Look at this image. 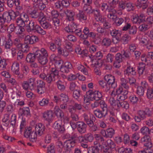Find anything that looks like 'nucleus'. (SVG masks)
I'll return each instance as SVG.
<instances>
[{
    "mask_svg": "<svg viewBox=\"0 0 153 153\" xmlns=\"http://www.w3.org/2000/svg\"><path fill=\"white\" fill-rule=\"evenodd\" d=\"M65 83L64 81L58 80L56 82V85L58 88L61 91H64L65 89Z\"/></svg>",
    "mask_w": 153,
    "mask_h": 153,
    "instance_id": "obj_28",
    "label": "nucleus"
},
{
    "mask_svg": "<svg viewBox=\"0 0 153 153\" xmlns=\"http://www.w3.org/2000/svg\"><path fill=\"white\" fill-rule=\"evenodd\" d=\"M136 74L135 68L132 67H127L126 69L124 71V74L126 76L135 75Z\"/></svg>",
    "mask_w": 153,
    "mask_h": 153,
    "instance_id": "obj_19",
    "label": "nucleus"
},
{
    "mask_svg": "<svg viewBox=\"0 0 153 153\" xmlns=\"http://www.w3.org/2000/svg\"><path fill=\"white\" fill-rule=\"evenodd\" d=\"M88 94L89 98L91 100L94 99L96 101L100 100L102 97V93L98 91H89L88 92Z\"/></svg>",
    "mask_w": 153,
    "mask_h": 153,
    "instance_id": "obj_6",
    "label": "nucleus"
},
{
    "mask_svg": "<svg viewBox=\"0 0 153 153\" xmlns=\"http://www.w3.org/2000/svg\"><path fill=\"white\" fill-rule=\"evenodd\" d=\"M53 127L61 133H63L65 131L64 127L62 124V122L60 120L56 121L53 124Z\"/></svg>",
    "mask_w": 153,
    "mask_h": 153,
    "instance_id": "obj_9",
    "label": "nucleus"
},
{
    "mask_svg": "<svg viewBox=\"0 0 153 153\" xmlns=\"http://www.w3.org/2000/svg\"><path fill=\"white\" fill-rule=\"evenodd\" d=\"M145 67V65L143 63L139 64L138 66V71L139 75H142L143 72Z\"/></svg>",
    "mask_w": 153,
    "mask_h": 153,
    "instance_id": "obj_49",
    "label": "nucleus"
},
{
    "mask_svg": "<svg viewBox=\"0 0 153 153\" xmlns=\"http://www.w3.org/2000/svg\"><path fill=\"white\" fill-rule=\"evenodd\" d=\"M117 105L118 107H121L126 109H128L129 107V105L127 101H123L121 102H119L118 103L117 102Z\"/></svg>",
    "mask_w": 153,
    "mask_h": 153,
    "instance_id": "obj_43",
    "label": "nucleus"
},
{
    "mask_svg": "<svg viewBox=\"0 0 153 153\" xmlns=\"http://www.w3.org/2000/svg\"><path fill=\"white\" fill-rule=\"evenodd\" d=\"M91 13L94 14L95 19L97 21L99 22L103 17L101 16L100 13V11L99 10L93 9L91 10Z\"/></svg>",
    "mask_w": 153,
    "mask_h": 153,
    "instance_id": "obj_29",
    "label": "nucleus"
},
{
    "mask_svg": "<svg viewBox=\"0 0 153 153\" xmlns=\"http://www.w3.org/2000/svg\"><path fill=\"white\" fill-rule=\"evenodd\" d=\"M148 4L147 2L141 1H140L138 0L137 3V6L139 8H142V9L146 8L148 6Z\"/></svg>",
    "mask_w": 153,
    "mask_h": 153,
    "instance_id": "obj_39",
    "label": "nucleus"
},
{
    "mask_svg": "<svg viewBox=\"0 0 153 153\" xmlns=\"http://www.w3.org/2000/svg\"><path fill=\"white\" fill-rule=\"evenodd\" d=\"M64 12L69 21H71L74 20V16L75 15V13L74 12L71 10L66 9L64 11Z\"/></svg>",
    "mask_w": 153,
    "mask_h": 153,
    "instance_id": "obj_22",
    "label": "nucleus"
},
{
    "mask_svg": "<svg viewBox=\"0 0 153 153\" xmlns=\"http://www.w3.org/2000/svg\"><path fill=\"white\" fill-rule=\"evenodd\" d=\"M104 79L112 88H114L116 87L117 83L115 81V79L114 76L111 75H106L104 77Z\"/></svg>",
    "mask_w": 153,
    "mask_h": 153,
    "instance_id": "obj_7",
    "label": "nucleus"
},
{
    "mask_svg": "<svg viewBox=\"0 0 153 153\" xmlns=\"http://www.w3.org/2000/svg\"><path fill=\"white\" fill-rule=\"evenodd\" d=\"M145 16L142 13H140L139 15H135L133 16L132 20L134 23L140 24L145 21Z\"/></svg>",
    "mask_w": 153,
    "mask_h": 153,
    "instance_id": "obj_10",
    "label": "nucleus"
},
{
    "mask_svg": "<svg viewBox=\"0 0 153 153\" xmlns=\"http://www.w3.org/2000/svg\"><path fill=\"white\" fill-rule=\"evenodd\" d=\"M72 67V65L70 62H65L62 64V66L61 68L60 71L62 72L68 73L69 72L70 70L71 69Z\"/></svg>",
    "mask_w": 153,
    "mask_h": 153,
    "instance_id": "obj_17",
    "label": "nucleus"
},
{
    "mask_svg": "<svg viewBox=\"0 0 153 153\" xmlns=\"http://www.w3.org/2000/svg\"><path fill=\"white\" fill-rule=\"evenodd\" d=\"M99 21L103 24L104 28L105 29H107L111 27L110 24L106 20V19L104 18L103 17Z\"/></svg>",
    "mask_w": 153,
    "mask_h": 153,
    "instance_id": "obj_42",
    "label": "nucleus"
},
{
    "mask_svg": "<svg viewBox=\"0 0 153 153\" xmlns=\"http://www.w3.org/2000/svg\"><path fill=\"white\" fill-rule=\"evenodd\" d=\"M53 113L51 111H48L44 112L42 114L44 120L50 122L52 120Z\"/></svg>",
    "mask_w": 153,
    "mask_h": 153,
    "instance_id": "obj_18",
    "label": "nucleus"
},
{
    "mask_svg": "<svg viewBox=\"0 0 153 153\" xmlns=\"http://www.w3.org/2000/svg\"><path fill=\"white\" fill-rule=\"evenodd\" d=\"M86 125L83 122L77 123V129L78 132L82 134L86 132Z\"/></svg>",
    "mask_w": 153,
    "mask_h": 153,
    "instance_id": "obj_11",
    "label": "nucleus"
},
{
    "mask_svg": "<svg viewBox=\"0 0 153 153\" xmlns=\"http://www.w3.org/2000/svg\"><path fill=\"white\" fill-rule=\"evenodd\" d=\"M2 122L4 123L3 125L5 126H8L10 123V115L8 114H5L2 119Z\"/></svg>",
    "mask_w": 153,
    "mask_h": 153,
    "instance_id": "obj_37",
    "label": "nucleus"
},
{
    "mask_svg": "<svg viewBox=\"0 0 153 153\" xmlns=\"http://www.w3.org/2000/svg\"><path fill=\"white\" fill-rule=\"evenodd\" d=\"M150 113V111L147 109L145 111H140L138 114L142 119L143 120L146 117V115L150 116L151 115Z\"/></svg>",
    "mask_w": 153,
    "mask_h": 153,
    "instance_id": "obj_32",
    "label": "nucleus"
},
{
    "mask_svg": "<svg viewBox=\"0 0 153 153\" xmlns=\"http://www.w3.org/2000/svg\"><path fill=\"white\" fill-rule=\"evenodd\" d=\"M25 47L26 48V49L25 50H24L23 49L22 50V51H19L17 53V58L18 59H22L23 57V52H26L28 50V49L27 48L28 46L27 45H26Z\"/></svg>",
    "mask_w": 153,
    "mask_h": 153,
    "instance_id": "obj_51",
    "label": "nucleus"
},
{
    "mask_svg": "<svg viewBox=\"0 0 153 153\" xmlns=\"http://www.w3.org/2000/svg\"><path fill=\"white\" fill-rule=\"evenodd\" d=\"M45 127L42 123H39L35 127V132L38 136H41L45 133Z\"/></svg>",
    "mask_w": 153,
    "mask_h": 153,
    "instance_id": "obj_8",
    "label": "nucleus"
},
{
    "mask_svg": "<svg viewBox=\"0 0 153 153\" xmlns=\"http://www.w3.org/2000/svg\"><path fill=\"white\" fill-rule=\"evenodd\" d=\"M45 68L43 69V72L39 75V77L42 79L46 81L48 83H51L58 77L59 74V71L56 68H51L49 74H46L45 72Z\"/></svg>",
    "mask_w": 153,
    "mask_h": 153,
    "instance_id": "obj_1",
    "label": "nucleus"
},
{
    "mask_svg": "<svg viewBox=\"0 0 153 153\" xmlns=\"http://www.w3.org/2000/svg\"><path fill=\"white\" fill-rule=\"evenodd\" d=\"M85 142H91L94 140L93 135L91 133H88L85 135Z\"/></svg>",
    "mask_w": 153,
    "mask_h": 153,
    "instance_id": "obj_52",
    "label": "nucleus"
},
{
    "mask_svg": "<svg viewBox=\"0 0 153 153\" xmlns=\"http://www.w3.org/2000/svg\"><path fill=\"white\" fill-rule=\"evenodd\" d=\"M11 70L14 74L19 71V64L17 62L13 63L11 66Z\"/></svg>",
    "mask_w": 153,
    "mask_h": 153,
    "instance_id": "obj_34",
    "label": "nucleus"
},
{
    "mask_svg": "<svg viewBox=\"0 0 153 153\" xmlns=\"http://www.w3.org/2000/svg\"><path fill=\"white\" fill-rule=\"evenodd\" d=\"M139 44L146 48L149 49L153 47V43L146 37H142L138 39Z\"/></svg>",
    "mask_w": 153,
    "mask_h": 153,
    "instance_id": "obj_4",
    "label": "nucleus"
},
{
    "mask_svg": "<svg viewBox=\"0 0 153 153\" xmlns=\"http://www.w3.org/2000/svg\"><path fill=\"white\" fill-rule=\"evenodd\" d=\"M77 69L82 72L85 75L88 74V72L87 69L83 65L80 64H79L77 65Z\"/></svg>",
    "mask_w": 153,
    "mask_h": 153,
    "instance_id": "obj_38",
    "label": "nucleus"
},
{
    "mask_svg": "<svg viewBox=\"0 0 153 153\" xmlns=\"http://www.w3.org/2000/svg\"><path fill=\"white\" fill-rule=\"evenodd\" d=\"M16 21V24L19 27H24L26 25L27 23L20 17L17 18Z\"/></svg>",
    "mask_w": 153,
    "mask_h": 153,
    "instance_id": "obj_44",
    "label": "nucleus"
},
{
    "mask_svg": "<svg viewBox=\"0 0 153 153\" xmlns=\"http://www.w3.org/2000/svg\"><path fill=\"white\" fill-rule=\"evenodd\" d=\"M11 20L8 11L4 12L3 14L0 13V22L3 24L5 22H9Z\"/></svg>",
    "mask_w": 153,
    "mask_h": 153,
    "instance_id": "obj_12",
    "label": "nucleus"
},
{
    "mask_svg": "<svg viewBox=\"0 0 153 153\" xmlns=\"http://www.w3.org/2000/svg\"><path fill=\"white\" fill-rule=\"evenodd\" d=\"M26 24L27 25V29L28 32L36 31L39 34L43 35L46 33V31L45 30L40 26L38 25H35L34 22L33 21H29L28 24L27 23Z\"/></svg>",
    "mask_w": 153,
    "mask_h": 153,
    "instance_id": "obj_2",
    "label": "nucleus"
},
{
    "mask_svg": "<svg viewBox=\"0 0 153 153\" xmlns=\"http://www.w3.org/2000/svg\"><path fill=\"white\" fill-rule=\"evenodd\" d=\"M36 57V52L34 53H29L27 56L26 60L28 62H33L35 61Z\"/></svg>",
    "mask_w": 153,
    "mask_h": 153,
    "instance_id": "obj_30",
    "label": "nucleus"
},
{
    "mask_svg": "<svg viewBox=\"0 0 153 153\" xmlns=\"http://www.w3.org/2000/svg\"><path fill=\"white\" fill-rule=\"evenodd\" d=\"M54 112L58 117H60L63 116L64 114L63 111L60 110L59 107L57 106H55L54 108Z\"/></svg>",
    "mask_w": 153,
    "mask_h": 153,
    "instance_id": "obj_40",
    "label": "nucleus"
},
{
    "mask_svg": "<svg viewBox=\"0 0 153 153\" xmlns=\"http://www.w3.org/2000/svg\"><path fill=\"white\" fill-rule=\"evenodd\" d=\"M83 117L84 120L85 121L88 125H92L93 123V122L91 120L88 116V115L86 114H84L83 115Z\"/></svg>",
    "mask_w": 153,
    "mask_h": 153,
    "instance_id": "obj_59",
    "label": "nucleus"
},
{
    "mask_svg": "<svg viewBox=\"0 0 153 153\" xmlns=\"http://www.w3.org/2000/svg\"><path fill=\"white\" fill-rule=\"evenodd\" d=\"M28 13L31 18L34 19L38 18L37 20L38 21L40 15L42 14L45 15L44 13L42 12H40L38 13H37V11L35 10L30 11Z\"/></svg>",
    "mask_w": 153,
    "mask_h": 153,
    "instance_id": "obj_24",
    "label": "nucleus"
},
{
    "mask_svg": "<svg viewBox=\"0 0 153 153\" xmlns=\"http://www.w3.org/2000/svg\"><path fill=\"white\" fill-rule=\"evenodd\" d=\"M114 8L110 7V8L108 9L109 13L108 15V17L113 20H114L117 18V16L116 15L117 11Z\"/></svg>",
    "mask_w": 153,
    "mask_h": 153,
    "instance_id": "obj_21",
    "label": "nucleus"
},
{
    "mask_svg": "<svg viewBox=\"0 0 153 153\" xmlns=\"http://www.w3.org/2000/svg\"><path fill=\"white\" fill-rule=\"evenodd\" d=\"M32 129L31 127H26L24 131V136L27 138H28L32 132Z\"/></svg>",
    "mask_w": 153,
    "mask_h": 153,
    "instance_id": "obj_50",
    "label": "nucleus"
},
{
    "mask_svg": "<svg viewBox=\"0 0 153 153\" xmlns=\"http://www.w3.org/2000/svg\"><path fill=\"white\" fill-rule=\"evenodd\" d=\"M19 113L21 115H22V118L25 117H29L30 116V110L27 107L25 109L20 108L19 109Z\"/></svg>",
    "mask_w": 153,
    "mask_h": 153,
    "instance_id": "obj_25",
    "label": "nucleus"
},
{
    "mask_svg": "<svg viewBox=\"0 0 153 153\" xmlns=\"http://www.w3.org/2000/svg\"><path fill=\"white\" fill-rule=\"evenodd\" d=\"M111 35L114 37H116L117 40L120 39V37L121 35V32L120 31L117 30L116 29H112L110 30Z\"/></svg>",
    "mask_w": 153,
    "mask_h": 153,
    "instance_id": "obj_26",
    "label": "nucleus"
},
{
    "mask_svg": "<svg viewBox=\"0 0 153 153\" xmlns=\"http://www.w3.org/2000/svg\"><path fill=\"white\" fill-rule=\"evenodd\" d=\"M99 83L100 86L105 91L108 92L110 90V86L107 82L103 80H100L99 81Z\"/></svg>",
    "mask_w": 153,
    "mask_h": 153,
    "instance_id": "obj_27",
    "label": "nucleus"
},
{
    "mask_svg": "<svg viewBox=\"0 0 153 153\" xmlns=\"http://www.w3.org/2000/svg\"><path fill=\"white\" fill-rule=\"evenodd\" d=\"M111 39L108 38H105L102 41V45L106 46H109L111 45Z\"/></svg>",
    "mask_w": 153,
    "mask_h": 153,
    "instance_id": "obj_64",
    "label": "nucleus"
},
{
    "mask_svg": "<svg viewBox=\"0 0 153 153\" xmlns=\"http://www.w3.org/2000/svg\"><path fill=\"white\" fill-rule=\"evenodd\" d=\"M128 93V91L125 90L123 94L117 96V101L118 102L120 100H124L127 99V95Z\"/></svg>",
    "mask_w": 153,
    "mask_h": 153,
    "instance_id": "obj_33",
    "label": "nucleus"
},
{
    "mask_svg": "<svg viewBox=\"0 0 153 153\" xmlns=\"http://www.w3.org/2000/svg\"><path fill=\"white\" fill-rule=\"evenodd\" d=\"M99 149L98 147L96 146L89 147L88 149V153H99Z\"/></svg>",
    "mask_w": 153,
    "mask_h": 153,
    "instance_id": "obj_46",
    "label": "nucleus"
},
{
    "mask_svg": "<svg viewBox=\"0 0 153 153\" xmlns=\"http://www.w3.org/2000/svg\"><path fill=\"white\" fill-rule=\"evenodd\" d=\"M141 133L143 135H148L150 133V131L148 127L143 126L140 129Z\"/></svg>",
    "mask_w": 153,
    "mask_h": 153,
    "instance_id": "obj_47",
    "label": "nucleus"
},
{
    "mask_svg": "<svg viewBox=\"0 0 153 153\" xmlns=\"http://www.w3.org/2000/svg\"><path fill=\"white\" fill-rule=\"evenodd\" d=\"M119 0H109L108 3L110 7L112 8H115L118 4Z\"/></svg>",
    "mask_w": 153,
    "mask_h": 153,
    "instance_id": "obj_61",
    "label": "nucleus"
},
{
    "mask_svg": "<svg viewBox=\"0 0 153 153\" xmlns=\"http://www.w3.org/2000/svg\"><path fill=\"white\" fill-rule=\"evenodd\" d=\"M38 103L40 106L43 107L47 106L52 107L53 106V102L48 98H43L42 100L39 102Z\"/></svg>",
    "mask_w": 153,
    "mask_h": 153,
    "instance_id": "obj_13",
    "label": "nucleus"
},
{
    "mask_svg": "<svg viewBox=\"0 0 153 153\" xmlns=\"http://www.w3.org/2000/svg\"><path fill=\"white\" fill-rule=\"evenodd\" d=\"M115 130L112 128H110L106 130L107 138H111L114 134Z\"/></svg>",
    "mask_w": 153,
    "mask_h": 153,
    "instance_id": "obj_48",
    "label": "nucleus"
},
{
    "mask_svg": "<svg viewBox=\"0 0 153 153\" xmlns=\"http://www.w3.org/2000/svg\"><path fill=\"white\" fill-rule=\"evenodd\" d=\"M100 107L102 111L97 109L94 111V114L97 117L101 118L105 117L107 114L108 108L107 104L104 101H102L100 102Z\"/></svg>",
    "mask_w": 153,
    "mask_h": 153,
    "instance_id": "obj_3",
    "label": "nucleus"
},
{
    "mask_svg": "<svg viewBox=\"0 0 153 153\" xmlns=\"http://www.w3.org/2000/svg\"><path fill=\"white\" fill-rule=\"evenodd\" d=\"M120 86L125 89V90L128 91L129 88L128 80L124 78H121L120 79Z\"/></svg>",
    "mask_w": 153,
    "mask_h": 153,
    "instance_id": "obj_20",
    "label": "nucleus"
},
{
    "mask_svg": "<svg viewBox=\"0 0 153 153\" xmlns=\"http://www.w3.org/2000/svg\"><path fill=\"white\" fill-rule=\"evenodd\" d=\"M8 12L11 20L15 19L19 14V12L18 11L15 12L12 10H9Z\"/></svg>",
    "mask_w": 153,
    "mask_h": 153,
    "instance_id": "obj_36",
    "label": "nucleus"
},
{
    "mask_svg": "<svg viewBox=\"0 0 153 153\" xmlns=\"http://www.w3.org/2000/svg\"><path fill=\"white\" fill-rule=\"evenodd\" d=\"M91 61L92 62V64L94 65V67L99 68L102 66L103 62L100 59H95L91 58Z\"/></svg>",
    "mask_w": 153,
    "mask_h": 153,
    "instance_id": "obj_31",
    "label": "nucleus"
},
{
    "mask_svg": "<svg viewBox=\"0 0 153 153\" xmlns=\"http://www.w3.org/2000/svg\"><path fill=\"white\" fill-rule=\"evenodd\" d=\"M141 143L145 146L151 148L152 146L151 139L149 135H145L141 139Z\"/></svg>",
    "mask_w": 153,
    "mask_h": 153,
    "instance_id": "obj_14",
    "label": "nucleus"
},
{
    "mask_svg": "<svg viewBox=\"0 0 153 153\" xmlns=\"http://www.w3.org/2000/svg\"><path fill=\"white\" fill-rule=\"evenodd\" d=\"M60 101L64 103H66L68 101V96L65 94H60Z\"/></svg>",
    "mask_w": 153,
    "mask_h": 153,
    "instance_id": "obj_56",
    "label": "nucleus"
},
{
    "mask_svg": "<svg viewBox=\"0 0 153 153\" xmlns=\"http://www.w3.org/2000/svg\"><path fill=\"white\" fill-rule=\"evenodd\" d=\"M70 112L71 113V117L72 120L76 121H77L78 120V117L77 115L75 113V112L71 109H68Z\"/></svg>",
    "mask_w": 153,
    "mask_h": 153,
    "instance_id": "obj_60",
    "label": "nucleus"
},
{
    "mask_svg": "<svg viewBox=\"0 0 153 153\" xmlns=\"http://www.w3.org/2000/svg\"><path fill=\"white\" fill-rule=\"evenodd\" d=\"M39 63L42 65L46 64L48 62V57L44 56L36 57Z\"/></svg>",
    "mask_w": 153,
    "mask_h": 153,
    "instance_id": "obj_41",
    "label": "nucleus"
},
{
    "mask_svg": "<svg viewBox=\"0 0 153 153\" xmlns=\"http://www.w3.org/2000/svg\"><path fill=\"white\" fill-rule=\"evenodd\" d=\"M56 146L57 151L60 153L62 151L63 146L62 142L60 141H58L56 143Z\"/></svg>",
    "mask_w": 153,
    "mask_h": 153,
    "instance_id": "obj_53",
    "label": "nucleus"
},
{
    "mask_svg": "<svg viewBox=\"0 0 153 153\" xmlns=\"http://www.w3.org/2000/svg\"><path fill=\"white\" fill-rule=\"evenodd\" d=\"M150 27V26L146 24H143L140 25L139 28L141 31H145L147 30Z\"/></svg>",
    "mask_w": 153,
    "mask_h": 153,
    "instance_id": "obj_62",
    "label": "nucleus"
},
{
    "mask_svg": "<svg viewBox=\"0 0 153 153\" xmlns=\"http://www.w3.org/2000/svg\"><path fill=\"white\" fill-rule=\"evenodd\" d=\"M30 137L28 138H29L30 140L33 142H35L37 140V136L38 134H36V133L35 131H33L30 134Z\"/></svg>",
    "mask_w": 153,
    "mask_h": 153,
    "instance_id": "obj_57",
    "label": "nucleus"
},
{
    "mask_svg": "<svg viewBox=\"0 0 153 153\" xmlns=\"http://www.w3.org/2000/svg\"><path fill=\"white\" fill-rule=\"evenodd\" d=\"M77 16L81 21L85 20L87 19V16L82 11L79 10V12L77 15Z\"/></svg>",
    "mask_w": 153,
    "mask_h": 153,
    "instance_id": "obj_45",
    "label": "nucleus"
},
{
    "mask_svg": "<svg viewBox=\"0 0 153 153\" xmlns=\"http://www.w3.org/2000/svg\"><path fill=\"white\" fill-rule=\"evenodd\" d=\"M147 97L150 99L153 98V90L151 88L148 89L146 92Z\"/></svg>",
    "mask_w": 153,
    "mask_h": 153,
    "instance_id": "obj_63",
    "label": "nucleus"
},
{
    "mask_svg": "<svg viewBox=\"0 0 153 153\" xmlns=\"http://www.w3.org/2000/svg\"><path fill=\"white\" fill-rule=\"evenodd\" d=\"M13 43L14 45L19 48H20L22 47V43L20 41L19 39L18 38L15 39L13 42Z\"/></svg>",
    "mask_w": 153,
    "mask_h": 153,
    "instance_id": "obj_54",
    "label": "nucleus"
},
{
    "mask_svg": "<svg viewBox=\"0 0 153 153\" xmlns=\"http://www.w3.org/2000/svg\"><path fill=\"white\" fill-rule=\"evenodd\" d=\"M8 42L6 37L4 35H1L0 37V45L4 46L5 49H10L11 47L10 45L7 43Z\"/></svg>",
    "mask_w": 153,
    "mask_h": 153,
    "instance_id": "obj_15",
    "label": "nucleus"
},
{
    "mask_svg": "<svg viewBox=\"0 0 153 153\" xmlns=\"http://www.w3.org/2000/svg\"><path fill=\"white\" fill-rule=\"evenodd\" d=\"M36 57L38 56H48V53L47 50L44 48H41L40 50L36 51Z\"/></svg>",
    "mask_w": 153,
    "mask_h": 153,
    "instance_id": "obj_23",
    "label": "nucleus"
},
{
    "mask_svg": "<svg viewBox=\"0 0 153 153\" xmlns=\"http://www.w3.org/2000/svg\"><path fill=\"white\" fill-rule=\"evenodd\" d=\"M82 106L81 104L75 103L72 107L71 108H69V109H71V110L75 111L76 110H80L82 109Z\"/></svg>",
    "mask_w": 153,
    "mask_h": 153,
    "instance_id": "obj_55",
    "label": "nucleus"
},
{
    "mask_svg": "<svg viewBox=\"0 0 153 153\" xmlns=\"http://www.w3.org/2000/svg\"><path fill=\"white\" fill-rule=\"evenodd\" d=\"M17 117L15 114H13L11 116L10 119V124L14 127L17 122Z\"/></svg>",
    "mask_w": 153,
    "mask_h": 153,
    "instance_id": "obj_58",
    "label": "nucleus"
},
{
    "mask_svg": "<svg viewBox=\"0 0 153 153\" xmlns=\"http://www.w3.org/2000/svg\"><path fill=\"white\" fill-rule=\"evenodd\" d=\"M103 146L114 149L115 147V144L114 142L111 139H108L105 142V144H103Z\"/></svg>",
    "mask_w": 153,
    "mask_h": 153,
    "instance_id": "obj_35",
    "label": "nucleus"
},
{
    "mask_svg": "<svg viewBox=\"0 0 153 153\" xmlns=\"http://www.w3.org/2000/svg\"><path fill=\"white\" fill-rule=\"evenodd\" d=\"M38 41V37L35 36H27L25 38V41L26 43L33 44Z\"/></svg>",
    "mask_w": 153,
    "mask_h": 153,
    "instance_id": "obj_16",
    "label": "nucleus"
},
{
    "mask_svg": "<svg viewBox=\"0 0 153 153\" xmlns=\"http://www.w3.org/2000/svg\"><path fill=\"white\" fill-rule=\"evenodd\" d=\"M38 19V22L44 29H49L51 28V25L50 23L46 20V17L45 15H40Z\"/></svg>",
    "mask_w": 153,
    "mask_h": 153,
    "instance_id": "obj_5",
    "label": "nucleus"
}]
</instances>
